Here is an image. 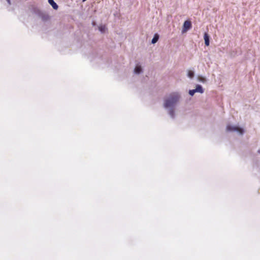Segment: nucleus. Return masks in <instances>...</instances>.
Returning a JSON list of instances; mask_svg holds the SVG:
<instances>
[{
	"label": "nucleus",
	"instance_id": "8",
	"mask_svg": "<svg viewBox=\"0 0 260 260\" xmlns=\"http://www.w3.org/2000/svg\"><path fill=\"white\" fill-rule=\"evenodd\" d=\"M195 90H196V92H199L200 93L203 92V89L202 88V87L200 85H198L197 86L196 88L195 89Z\"/></svg>",
	"mask_w": 260,
	"mask_h": 260
},
{
	"label": "nucleus",
	"instance_id": "7",
	"mask_svg": "<svg viewBox=\"0 0 260 260\" xmlns=\"http://www.w3.org/2000/svg\"><path fill=\"white\" fill-rule=\"evenodd\" d=\"M142 71V68L140 66H137L135 69V72L136 74H139Z\"/></svg>",
	"mask_w": 260,
	"mask_h": 260
},
{
	"label": "nucleus",
	"instance_id": "2",
	"mask_svg": "<svg viewBox=\"0 0 260 260\" xmlns=\"http://www.w3.org/2000/svg\"><path fill=\"white\" fill-rule=\"evenodd\" d=\"M226 130L228 131H237L240 134H243V130L242 128L237 126H233L230 125L226 126Z\"/></svg>",
	"mask_w": 260,
	"mask_h": 260
},
{
	"label": "nucleus",
	"instance_id": "12",
	"mask_svg": "<svg viewBox=\"0 0 260 260\" xmlns=\"http://www.w3.org/2000/svg\"><path fill=\"white\" fill-rule=\"evenodd\" d=\"M195 92H196L195 89L190 90L189 91V94L191 96L193 95Z\"/></svg>",
	"mask_w": 260,
	"mask_h": 260
},
{
	"label": "nucleus",
	"instance_id": "5",
	"mask_svg": "<svg viewBox=\"0 0 260 260\" xmlns=\"http://www.w3.org/2000/svg\"><path fill=\"white\" fill-rule=\"evenodd\" d=\"M48 3L52 6L54 9L57 10L58 9V5L53 0H48Z\"/></svg>",
	"mask_w": 260,
	"mask_h": 260
},
{
	"label": "nucleus",
	"instance_id": "1",
	"mask_svg": "<svg viewBox=\"0 0 260 260\" xmlns=\"http://www.w3.org/2000/svg\"><path fill=\"white\" fill-rule=\"evenodd\" d=\"M180 95L178 93H171L164 102V107L166 108L173 107L179 101Z\"/></svg>",
	"mask_w": 260,
	"mask_h": 260
},
{
	"label": "nucleus",
	"instance_id": "6",
	"mask_svg": "<svg viewBox=\"0 0 260 260\" xmlns=\"http://www.w3.org/2000/svg\"><path fill=\"white\" fill-rule=\"evenodd\" d=\"M159 39V36L157 34H155L152 40V43L154 44L156 43Z\"/></svg>",
	"mask_w": 260,
	"mask_h": 260
},
{
	"label": "nucleus",
	"instance_id": "11",
	"mask_svg": "<svg viewBox=\"0 0 260 260\" xmlns=\"http://www.w3.org/2000/svg\"><path fill=\"white\" fill-rule=\"evenodd\" d=\"M169 114L172 117H174L175 115L174 110L173 109H171L169 111Z\"/></svg>",
	"mask_w": 260,
	"mask_h": 260
},
{
	"label": "nucleus",
	"instance_id": "14",
	"mask_svg": "<svg viewBox=\"0 0 260 260\" xmlns=\"http://www.w3.org/2000/svg\"><path fill=\"white\" fill-rule=\"evenodd\" d=\"M86 1V0H83V1H82V2H85Z\"/></svg>",
	"mask_w": 260,
	"mask_h": 260
},
{
	"label": "nucleus",
	"instance_id": "4",
	"mask_svg": "<svg viewBox=\"0 0 260 260\" xmlns=\"http://www.w3.org/2000/svg\"><path fill=\"white\" fill-rule=\"evenodd\" d=\"M205 44L207 46L209 45V36L207 33H205L204 36Z\"/></svg>",
	"mask_w": 260,
	"mask_h": 260
},
{
	"label": "nucleus",
	"instance_id": "9",
	"mask_svg": "<svg viewBox=\"0 0 260 260\" xmlns=\"http://www.w3.org/2000/svg\"><path fill=\"white\" fill-rule=\"evenodd\" d=\"M194 76V73L193 71L189 70L188 71V76L190 78H192Z\"/></svg>",
	"mask_w": 260,
	"mask_h": 260
},
{
	"label": "nucleus",
	"instance_id": "3",
	"mask_svg": "<svg viewBox=\"0 0 260 260\" xmlns=\"http://www.w3.org/2000/svg\"><path fill=\"white\" fill-rule=\"evenodd\" d=\"M191 27V23L190 21L186 20L183 23V31H186Z\"/></svg>",
	"mask_w": 260,
	"mask_h": 260
},
{
	"label": "nucleus",
	"instance_id": "13",
	"mask_svg": "<svg viewBox=\"0 0 260 260\" xmlns=\"http://www.w3.org/2000/svg\"><path fill=\"white\" fill-rule=\"evenodd\" d=\"M9 4H11L10 0H7Z\"/></svg>",
	"mask_w": 260,
	"mask_h": 260
},
{
	"label": "nucleus",
	"instance_id": "10",
	"mask_svg": "<svg viewBox=\"0 0 260 260\" xmlns=\"http://www.w3.org/2000/svg\"><path fill=\"white\" fill-rule=\"evenodd\" d=\"M99 30L102 32H104L105 30H106V27L105 26H100L99 27Z\"/></svg>",
	"mask_w": 260,
	"mask_h": 260
}]
</instances>
